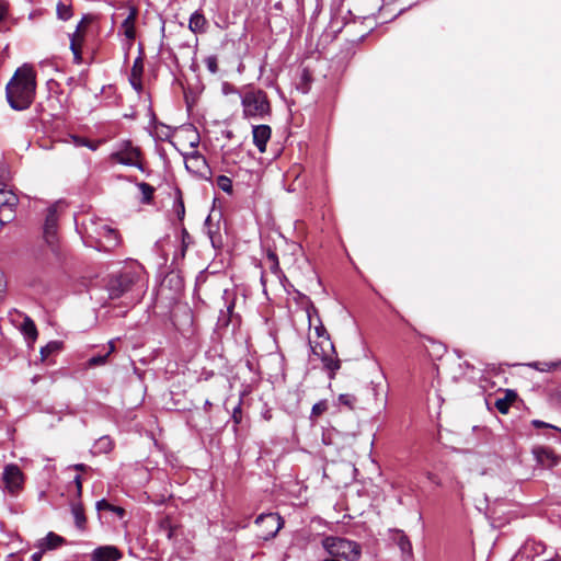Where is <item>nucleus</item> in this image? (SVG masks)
I'll return each instance as SVG.
<instances>
[{"label":"nucleus","mask_w":561,"mask_h":561,"mask_svg":"<svg viewBox=\"0 0 561 561\" xmlns=\"http://www.w3.org/2000/svg\"><path fill=\"white\" fill-rule=\"evenodd\" d=\"M301 87L299 88L304 93L308 92L309 90V81H310V75L307 70H304L301 73Z\"/></svg>","instance_id":"obj_37"},{"label":"nucleus","mask_w":561,"mask_h":561,"mask_svg":"<svg viewBox=\"0 0 561 561\" xmlns=\"http://www.w3.org/2000/svg\"><path fill=\"white\" fill-rule=\"evenodd\" d=\"M68 142L72 144L76 147H85V145H89V140L85 138H82L80 136L70 135Z\"/></svg>","instance_id":"obj_35"},{"label":"nucleus","mask_w":561,"mask_h":561,"mask_svg":"<svg viewBox=\"0 0 561 561\" xmlns=\"http://www.w3.org/2000/svg\"><path fill=\"white\" fill-rule=\"evenodd\" d=\"M533 454L537 463L546 469H552L561 462V457L549 447L537 446Z\"/></svg>","instance_id":"obj_11"},{"label":"nucleus","mask_w":561,"mask_h":561,"mask_svg":"<svg viewBox=\"0 0 561 561\" xmlns=\"http://www.w3.org/2000/svg\"><path fill=\"white\" fill-rule=\"evenodd\" d=\"M398 545L403 553H408V554L412 553V545L405 535L402 534L400 536Z\"/></svg>","instance_id":"obj_31"},{"label":"nucleus","mask_w":561,"mask_h":561,"mask_svg":"<svg viewBox=\"0 0 561 561\" xmlns=\"http://www.w3.org/2000/svg\"><path fill=\"white\" fill-rule=\"evenodd\" d=\"M115 351V345H114V342L111 341L108 343V350L105 354L103 355H95V356H92L90 359H89V365L91 367L93 366H99V365H103L105 364L107 357Z\"/></svg>","instance_id":"obj_23"},{"label":"nucleus","mask_w":561,"mask_h":561,"mask_svg":"<svg viewBox=\"0 0 561 561\" xmlns=\"http://www.w3.org/2000/svg\"><path fill=\"white\" fill-rule=\"evenodd\" d=\"M136 19H137V10L135 8H131L129 10L128 15L121 24V32L128 39L129 43H131L136 37V28H135Z\"/></svg>","instance_id":"obj_16"},{"label":"nucleus","mask_w":561,"mask_h":561,"mask_svg":"<svg viewBox=\"0 0 561 561\" xmlns=\"http://www.w3.org/2000/svg\"><path fill=\"white\" fill-rule=\"evenodd\" d=\"M216 184L225 193H228V194L232 193V181L230 178H228L226 175H219L216 179Z\"/></svg>","instance_id":"obj_27"},{"label":"nucleus","mask_w":561,"mask_h":561,"mask_svg":"<svg viewBox=\"0 0 561 561\" xmlns=\"http://www.w3.org/2000/svg\"><path fill=\"white\" fill-rule=\"evenodd\" d=\"M73 468L78 471H84V470H87L88 466L84 463H77L73 466Z\"/></svg>","instance_id":"obj_48"},{"label":"nucleus","mask_w":561,"mask_h":561,"mask_svg":"<svg viewBox=\"0 0 561 561\" xmlns=\"http://www.w3.org/2000/svg\"><path fill=\"white\" fill-rule=\"evenodd\" d=\"M2 481L4 483V489L10 494L15 495L22 490L24 474L16 465L10 463L4 467Z\"/></svg>","instance_id":"obj_6"},{"label":"nucleus","mask_w":561,"mask_h":561,"mask_svg":"<svg viewBox=\"0 0 561 561\" xmlns=\"http://www.w3.org/2000/svg\"><path fill=\"white\" fill-rule=\"evenodd\" d=\"M58 204L51 205L47 209L44 224V239L49 247H55L58 241Z\"/></svg>","instance_id":"obj_8"},{"label":"nucleus","mask_w":561,"mask_h":561,"mask_svg":"<svg viewBox=\"0 0 561 561\" xmlns=\"http://www.w3.org/2000/svg\"><path fill=\"white\" fill-rule=\"evenodd\" d=\"M232 417L237 424L241 422V404L240 403L233 409Z\"/></svg>","instance_id":"obj_42"},{"label":"nucleus","mask_w":561,"mask_h":561,"mask_svg":"<svg viewBox=\"0 0 561 561\" xmlns=\"http://www.w3.org/2000/svg\"><path fill=\"white\" fill-rule=\"evenodd\" d=\"M517 393L514 390L507 389L503 398H499L495 401V407L502 414H506L510 410L511 404L516 400Z\"/></svg>","instance_id":"obj_21"},{"label":"nucleus","mask_w":561,"mask_h":561,"mask_svg":"<svg viewBox=\"0 0 561 561\" xmlns=\"http://www.w3.org/2000/svg\"><path fill=\"white\" fill-rule=\"evenodd\" d=\"M312 353L318 356L323 363L324 367L331 373V378L335 371L340 369V360L336 358V352L334 344L332 343L329 335L325 339H321L320 342L314 343L311 346Z\"/></svg>","instance_id":"obj_4"},{"label":"nucleus","mask_w":561,"mask_h":561,"mask_svg":"<svg viewBox=\"0 0 561 561\" xmlns=\"http://www.w3.org/2000/svg\"><path fill=\"white\" fill-rule=\"evenodd\" d=\"M255 524L265 528V531L261 535L265 540L275 537L283 527L282 517L276 513L261 514L255 519Z\"/></svg>","instance_id":"obj_10"},{"label":"nucleus","mask_w":561,"mask_h":561,"mask_svg":"<svg viewBox=\"0 0 561 561\" xmlns=\"http://www.w3.org/2000/svg\"><path fill=\"white\" fill-rule=\"evenodd\" d=\"M114 508V505L110 504L106 500H100L96 502L98 511H111Z\"/></svg>","instance_id":"obj_40"},{"label":"nucleus","mask_w":561,"mask_h":561,"mask_svg":"<svg viewBox=\"0 0 561 561\" xmlns=\"http://www.w3.org/2000/svg\"><path fill=\"white\" fill-rule=\"evenodd\" d=\"M75 483H76V486H77L78 496H80L81 495V491H82V481H81V477L80 476H76L75 477Z\"/></svg>","instance_id":"obj_43"},{"label":"nucleus","mask_w":561,"mask_h":561,"mask_svg":"<svg viewBox=\"0 0 561 561\" xmlns=\"http://www.w3.org/2000/svg\"><path fill=\"white\" fill-rule=\"evenodd\" d=\"M528 366L531 368H535L539 371H550L552 369L561 367V360L560 362H534V363L528 364Z\"/></svg>","instance_id":"obj_25"},{"label":"nucleus","mask_w":561,"mask_h":561,"mask_svg":"<svg viewBox=\"0 0 561 561\" xmlns=\"http://www.w3.org/2000/svg\"><path fill=\"white\" fill-rule=\"evenodd\" d=\"M111 511L117 513L121 516H123L125 513V511L122 507H117V506H114V508H112Z\"/></svg>","instance_id":"obj_50"},{"label":"nucleus","mask_w":561,"mask_h":561,"mask_svg":"<svg viewBox=\"0 0 561 561\" xmlns=\"http://www.w3.org/2000/svg\"><path fill=\"white\" fill-rule=\"evenodd\" d=\"M138 186L144 195V199L149 202L153 195V187L148 183H140Z\"/></svg>","instance_id":"obj_34"},{"label":"nucleus","mask_w":561,"mask_h":561,"mask_svg":"<svg viewBox=\"0 0 561 561\" xmlns=\"http://www.w3.org/2000/svg\"><path fill=\"white\" fill-rule=\"evenodd\" d=\"M253 144L257 150L263 153L266 150V145L271 138L272 130L268 125H255L252 128Z\"/></svg>","instance_id":"obj_13"},{"label":"nucleus","mask_w":561,"mask_h":561,"mask_svg":"<svg viewBox=\"0 0 561 561\" xmlns=\"http://www.w3.org/2000/svg\"><path fill=\"white\" fill-rule=\"evenodd\" d=\"M144 71V64L141 58H137L130 70L129 81L133 88L137 91L141 90V76Z\"/></svg>","instance_id":"obj_20"},{"label":"nucleus","mask_w":561,"mask_h":561,"mask_svg":"<svg viewBox=\"0 0 561 561\" xmlns=\"http://www.w3.org/2000/svg\"><path fill=\"white\" fill-rule=\"evenodd\" d=\"M82 23H83V21L80 22V24L77 27V31L71 35V39H70V49L73 54V59H75L76 64H80L82 60L81 43L83 41V37L80 33Z\"/></svg>","instance_id":"obj_18"},{"label":"nucleus","mask_w":561,"mask_h":561,"mask_svg":"<svg viewBox=\"0 0 561 561\" xmlns=\"http://www.w3.org/2000/svg\"><path fill=\"white\" fill-rule=\"evenodd\" d=\"M135 274L130 272L112 277L107 283L110 298H118L130 290L135 283Z\"/></svg>","instance_id":"obj_7"},{"label":"nucleus","mask_w":561,"mask_h":561,"mask_svg":"<svg viewBox=\"0 0 561 561\" xmlns=\"http://www.w3.org/2000/svg\"><path fill=\"white\" fill-rule=\"evenodd\" d=\"M209 407H211V403H210V401H209V400H206V401H205V409H207V408H209Z\"/></svg>","instance_id":"obj_52"},{"label":"nucleus","mask_w":561,"mask_h":561,"mask_svg":"<svg viewBox=\"0 0 561 561\" xmlns=\"http://www.w3.org/2000/svg\"><path fill=\"white\" fill-rule=\"evenodd\" d=\"M111 159L124 165L141 169L140 150L134 147L130 141L122 142L118 149L111 154Z\"/></svg>","instance_id":"obj_5"},{"label":"nucleus","mask_w":561,"mask_h":561,"mask_svg":"<svg viewBox=\"0 0 561 561\" xmlns=\"http://www.w3.org/2000/svg\"><path fill=\"white\" fill-rule=\"evenodd\" d=\"M91 561H118L122 559V552L115 546H100L91 554Z\"/></svg>","instance_id":"obj_12"},{"label":"nucleus","mask_w":561,"mask_h":561,"mask_svg":"<svg viewBox=\"0 0 561 561\" xmlns=\"http://www.w3.org/2000/svg\"><path fill=\"white\" fill-rule=\"evenodd\" d=\"M59 348V343L58 342H49L47 345L43 346L41 348V355H42V359H45L46 357H48L50 354H53L54 352H56L57 350Z\"/></svg>","instance_id":"obj_29"},{"label":"nucleus","mask_w":561,"mask_h":561,"mask_svg":"<svg viewBox=\"0 0 561 561\" xmlns=\"http://www.w3.org/2000/svg\"><path fill=\"white\" fill-rule=\"evenodd\" d=\"M19 204L18 196L5 186L0 187V214L5 222L13 220L15 208Z\"/></svg>","instance_id":"obj_9"},{"label":"nucleus","mask_w":561,"mask_h":561,"mask_svg":"<svg viewBox=\"0 0 561 561\" xmlns=\"http://www.w3.org/2000/svg\"><path fill=\"white\" fill-rule=\"evenodd\" d=\"M274 261H278V257H277L276 253L270 251L267 253V262L268 263H274Z\"/></svg>","instance_id":"obj_46"},{"label":"nucleus","mask_w":561,"mask_h":561,"mask_svg":"<svg viewBox=\"0 0 561 561\" xmlns=\"http://www.w3.org/2000/svg\"><path fill=\"white\" fill-rule=\"evenodd\" d=\"M270 268L274 274H277L279 272V263L278 261H274V263H268Z\"/></svg>","instance_id":"obj_45"},{"label":"nucleus","mask_w":561,"mask_h":561,"mask_svg":"<svg viewBox=\"0 0 561 561\" xmlns=\"http://www.w3.org/2000/svg\"><path fill=\"white\" fill-rule=\"evenodd\" d=\"M308 320H309V325L311 327L312 325V313H317V310L314 308H312L311 310H308Z\"/></svg>","instance_id":"obj_47"},{"label":"nucleus","mask_w":561,"mask_h":561,"mask_svg":"<svg viewBox=\"0 0 561 561\" xmlns=\"http://www.w3.org/2000/svg\"><path fill=\"white\" fill-rule=\"evenodd\" d=\"M339 403L350 409H353L356 403V398L355 396L350 393H342L339 396Z\"/></svg>","instance_id":"obj_30"},{"label":"nucleus","mask_w":561,"mask_h":561,"mask_svg":"<svg viewBox=\"0 0 561 561\" xmlns=\"http://www.w3.org/2000/svg\"><path fill=\"white\" fill-rule=\"evenodd\" d=\"M243 115L247 118H264L271 112L266 93L261 89L248 88L241 94Z\"/></svg>","instance_id":"obj_2"},{"label":"nucleus","mask_w":561,"mask_h":561,"mask_svg":"<svg viewBox=\"0 0 561 561\" xmlns=\"http://www.w3.org/2000/svg\"><path fill=\"white\" fill-rule=\"evenodd\" d=\"M427 478H428L431 481H433L434 483L438 484V481L436 480V477H435L434 474L428 473V474H427Z\"/></svg>","instance_id":"obj_51"},{"label":"nucleus","mask_w":561,"mask_h":561,"mask_svg":"<svg viewBox=\"0 0 561 561\" xmlns=\"http://www.w3.org/2000/svg\"><path fill=\"white\" fill-rule=\"evenodd\" d=\"M44 550L39 549V551H36L34 552L32 556H31V560L30 561H41L42 560V557L44 554Z\"/></svg>","instance_id":"obj_44"},{"label":"nucleus","mask_w":561,"mask_h":561,"mask_svg":"<svg viewBox=\"0 0 561 561\" xmlns=\"http://www.w3.org/2000/svg\"><path fill=\"white\" fill-rule=\"evenodd\" d=\"M206 18L199 11H195L190 18L188 28L195 34H202L206 32Z\"/></svg>","instance_id":"obj_19"},{"label":"nucleus","mask_w":561,"mask_h":561,"mask_svg":"<svg viewBox=\"0 0 561 561\" xmlns=\"http://www.w3.org/2000/svg\"><path fill=\"white\" fill-rule=\"evenodd\" d=\"M71 512L77 527L83 529L87 519L81 504H73L71 507Z\"/></svg>","instance_id":"obj_24"},{"label":"nucleus","mask_w":561,"mask_h":561,"mask_svg":"<svg viewBox=\"0 0 561 561\" xmlns=\"http://www.w3.org/2000/svg\"><path fill=\"white\" fill-rule=\"evenodd\" d=\"M322 543L333 557H342L347 561H356L360 557V546L355 541L341 537H327Z\"/></svg>","instance_id":"obj_3"},{"label":"nucleus","mask_w":561,"mask_h":561,"mask_svg":"<svg viewBox=\"0 0 561 561\" xmlns=\"http://www.w3.org/2000/svg\"><path fill=\"white\" fill-rule=\"evenodd\" d=\"M57 16L58 19L62 21H67L72 16V9L71 5L65 2H58L57 3Z\"/></svg>","instance_id":"obj_26"},{"label":"nucleus","mask_w":561,"mask_h":561,"mask_svg":"<svg viewBox=\"0 0 561 561\" xmlns=\"http://www.w3.org/2000/svg\"><path fill=\"white\" fill-rule=\"evenodd\" d=\"M533 425L537 428H540V427L553 428L554 431H558L561 433V428H558L551 424L545 423L543 421H540V420H534Z\"/></svg>","instance_id":"obj_41"},{"label":"nucleus","mask_w":561,"mask_h":561,"mask_svg":"<svg viewBox=\"0 0 561 561\" xmlns=\"http://www.w3.org/2000/svg\"><path fill=\"white\" fill-rule=\"evenodd\" d=\"M185 168L195 174H203V171L206 169V160L205 158L198 153L197 151H194L187 156L184 157Z\"/></svg>","instance_id":"obj_15"},{"label":"nucleus","mask_w":561,"mask_h":561,"mask_svg":"<svg viewBox=\"0 0 561 561\" xmlns=\"http://www.w3.org/2000/svg\"><path fill=\"white\" fill-rule=\"evenodd\" d=\"M204 62H205V65H206V67H207L209 72H211L214 75L217 73V71H218V61H217V57L216 56L211 55V56L206 57Z\"/></svg>","instance_id":"obj_32"},{"label":"nucleus","mask_w":561,"mask_h":561,"mask_svg":"<svg viewBox=\"0 0 561 561\" xmlns=\"http://www.w3.org/2000/svg\"><path fill=\"white\" fill-rule=\"evenodd\" d=\"M324 561H339L336 559H325Z\"/></svg>","instance_id":"obj_53"},{"label":"nucleus","mask_w":561,"mask_h":561,"mask_svg":"<svg viewBox=\"0 0 561 561\" xmlns=\"http://www.w3.org/2000/svg\"><path fill=\"white\" fill-rule=\"evenodd\" d=\"M36 77L32 67L24 65L19 68L7 84V100L15 111H24L34 101Z\"/></svg>","instance_id":"obj_1"},{"label":"nucleus","mask_w":561,"mask_h":561,"mask_svg":"<svg viewBox=\"0 0 561 561\" xmlns=\"http://www.w3.org/2000/svg\"><path fill=\"white\" fill-rule=\"evenodd\" d=\"M113 444L110 437L103 436L95 443V449L99 453H108L112 450Z\"/></svg>","instance_id":"obj_28"},{"label":"nucleus","mask_w":561,"mask_h":561,"mask_svg":"<svg viewBox=\"0 0 561 561\" xmlns=\"http://www.w3.org/2000/svg\"><path fill=\"white\" fill-rule=\"evenodd\" d=\"M64 542L65 539L61 536L50 531L46 535V537L38 541L37 548L44 551L53 550L61 546Z\"/></svg>","instance_id":"obj_17"},{"label":"nucleus","mask_w":561,"mask_h":561,"mask_svg":"<svg viewBox=\"0 0 561 561\" xmlns=\"http://www.w3.org/2000/svg\"><path fill=\"white\" fill-rule=\"evenodd\" d=\"M21 331L30 344H33L36 341L37 329H36L34 321L31 318H28V317L24 318V320L21 324Z\"/></svg>","instance_id":"obj_22"},{"label":"nucleus","mask_w":561,"mask_h":561,"mask_svg":"<svg viewBox=\"0 0 561 561\" xmlns=\"http://www.w3.org/2000/svg\"><path fill=\"white\" fill-rule=\"evenodd\" d=\"M318 324L314 327V332L319 339H325V335H329L325 328L321 323V321L318 319Z\"/></svg>","instance_id":"obj_39"},{"label":"nucleus","mask_w":561,"mask_h":561,"mask_svg":"<svg viewBox=\"0 0 561 561\" xmlns=\"http://www.w3.org/2000/svg\"><path fill=\"white\" fill-rule=\"evenodd\" d=\"M180 206H181L182 213H184V205L181 204Z\"/></svg>","instance_id":"obj_54"},{"label":"nucleus","mask_w":561,"mask_h":561,"mask_svg":"<svg viewBox=\"0 0 561 561\" xmlns=\"http://www.w3.org/2000/svg\"><path fill=\"white\" fill-rule=\"evenodd\" d=\"M327 409H328L327 401H319L316 404H313L312 410H311V416L318 417L322 413H324L327 411Z\"/></svg>","instance_id":"obj_33"},{"label":"nucleus","mask_w":561,"mask_h":561,"mask_svg":"<svg viewBox=\"0 0 561 561\" xmlns=\"http://www.w3.org/2000/svg\"><path fill=\"white\" fill-rule=\"evenodd\" d=\"M224 299L226 300V311L221 310L220 316L218 318V323L220 325L227 327L231 319L234 317V299L236 296L230 290L224 291Z\"/></svg>","instance_id":"obj_14"},{"label":"nucleus","mask_w":561,"mask_h":561,"mask_svg":"<svg viewBox=\"0 0 561 561\" xmlns=\"http://www.w3.org/2000/svg\"><path fill=\"white\" fill-rule=\"evenodd\" d=\"M85 147L94 151L99 148V142H92L89 140V145H85Z\"/></svg>","instance_id":"obj_49"},{"label":"nucleus","mask_w":561,"mask_h":561,"mask_svg":"<svg viewBox=\"0 0 561 561\" xmlns=\"http://www.w3.org/2000/svg\"><path fill=\"white\" fill-rule=\"evenodd\" d=\"M102 230L104 231V236H107L110 240L113 241V244L117 243V234L116 231L107 226L102 227Z\"/></svg>","instance_id":"obj_38"},{"label":"nucleus","mask_w":561,"mask_h":561,"mask_svg":"<svg viewBox=\"0 0 561 561\" xmlns=\"http://www.w3.org/2000/svg\"><path fill=\"white\" fill-rule=\"evenodd\" d=\"M8 16V4L0 1V32L4 31L3 23Z\"/></svg>","instance_id":"obj_36"}]
</instances>
